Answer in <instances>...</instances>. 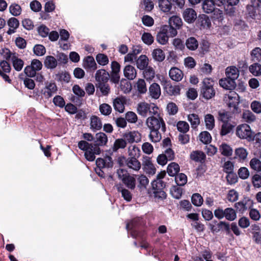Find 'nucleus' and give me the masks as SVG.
<instances>
[{
  "instance_id": "obj_1",
  "label": "nucleus",
  "mask_w": 261,
  "mask_h": 261,
  "mask_svg": "<svg viewBox=\"0 0 261 261\" xmlns=\"http://www.w3.org/2000/svg\"><path fill=\"white\" fill-rule=\"evenodd\" d=\"M146 124L149 129H160L163 132L166 131V125L163 118L161 115L160 109L158 114L151 115L146 120Z\"/></svg>"
},
{
  "instance_id": "obj_2",
  "label": "nucleus",
  "mask_w": 261,
  "mask_h": 261,
  "mask_svg": "<svg viewBox=\"0 0 261 261\" xmlns=\"http://www.w3.org/2000/svg\"><path fill=\"white\" fill-rule=\"evenodd\" d=\"M214 81L211 78H205L202 82L200 95L206 100L212 98L215 95Z\"/></svg>"
},
{
  "instance_id": "obj_3",
  "label": "nucleus",
  "mask_w": 261,
  "mask_h": 261,
  "mask_svg": "<svg viewBox=\"0 0 261 261\" xmlns=\"http://www.w3.org/2000/svg\"><path fill=\"white\" fill-rule=\"evenodd\" d=\"M223 100L231 112L237 113L240 112L238 107L239 96L236 92L230 91L228 94H225Z\"/></svg>"
},
{
  "instance_id": "obj_4",
  "label": "nucleus",
  "mask_w": 261,
  "mask_h": 261,
  "mask_svg": "<svg viewBox=\"0 0 261 261\" xmlns=\"http://www.w3.org/2000/svg\"><path fill=\"white\" fill-rule=\"evenodd\" d=\"M159 108L154 104L146 102H140L137 106V112L139 115L146 117L148 115H156Z\"/></svg>"
},
{
  "instance_id": "obj_5",
  "label": "nucleus",
  "mask_w": 261,
  "mask_h": 261,
  "mask_svg": "<svg viewBox=\"0 0 261 261\" xmlns=\"http://www.w3.org/2000/svg\"><path fill=\"white\" fill-rule=\"evenodd\" d=\"M252 133L250 126L246 124L239 125L236 128L237 136L241 139H246L249 142L251 141Z\"/></svg>"
},
{
  "instance_id": "obj_6",
  "label": "nucleus",
  "mask_w": 261,
  "mask_h": 261,
  "mask_svg": "<svg viewBox=\"0 0 261 261\" xmlns=\"http://www.w3.org/2000/svg\"><path fill=\"white\" fill-rule=\"evenodd\" d=\"M123 169H118L117 174L119 178L121 179L123 182L129 189H134L136 187V179L134 177L128 174L124 175Z\"/></svg>"
},
{
  "instance_id": "obj_7",
  "label": "nucleus",
  "mask_w": 261,
  "mask_h": 261,
  "mask_svg": "<svg viewBox=\"0 0 261 261\" xmlns=\"http://www.w3.org/2000/svg\"><path fill=\"white\" fill-rule=\"evenodd\" d=\"M223 5V0H204L202 3L203 11L207 14L212 13L216 7H221Z\"/></svg>"
},
{
  "instance_id": "obj_8",
  "label": "nucleus",
  "mask_w": 261,
  "mask_h": 261,
  "mask_svg": "<svg viewBox=\"0 0 261 261\" xmlns=\"http://www.w3.org/2000/svg\"><path fill=\"white\" fill-rule=\"evenodd\" d=\"M142 166L143 169L146 174L151 175L155 174L156 168L149 157L145 156L143 158Z\"/></svg>"
},
{
  "instance_id": "obj_9",
  "label": "nucleus",
  "mask_w": 261,
  "mask_h": 261,
  "mask_svg": "<svg viewBox=\"0 0 261 261\" xmlns=\"http://www.w3.org/2000/svg\"><path fill=\"white\" fill-rule=\"evenodd\" d=\"M0 76L7 82L10 83L11 80L9 76L7 74L11 71L10 64L6 61H2L0 62Z\"/></svg>"
},
{
  "instance_id": "obj_10",
  "label": "nucleus",
  "mask_w": 261,
  "mask_h": 261,
  "mask_svg": "<svg viewBox=\"0 0 261 261\" xmlns=\"http://www.w3.org/2000/svg\"><path fill=\"white\" fill-rule=\"evenodd\" d=\"M57 91V87L54 83H46L45 87L42 90V92L45 98L51 97Z\"/></svg>"
},
{
  "instance_id": "obj_11",
  "label": "nucleus",
  "mask_w": 261,
  "mask_h": 261,
  "mask_svg": "<svg viewBox=\"0 0 261 261\" xmlns=\"http://www.w3.org/2000/svg\"><path fill=\"white\" fill-rule=\"evenodd\" d=\"M167 25L163 26L156 35V41L160 44L166 45L168 42L169 37L167 35Z\"/></svg>"
},
{
  "instance_id": "obj_12",
  "label": "nucleus",
  "mask_w": 261,
  "mask_h": 261,
  "mask_svg": "<svg viewBox=\"0 0 261 261\" xmlns=\"http://www.w3.org/2000/svg\"><path fill=\"white\" fill-rule=\"evenodd\" d=\"M140 221V218H136L126 225V229L133 238H137L139 236V233L136 228L138 226Z\"/></svg>"
},
{
  "instance_id": "obj_13",
  "label": "nucleus",
  "mask_w": 261,
  "mask_h": 261,
  "mask_svg": "<svg viewBox=\"0 0 261 261\" xmlns=\"http://www.w3.org/2000/svg\"><path fill=\"white\" fill-rule=\"evenodd\" d=\"M123 137L128 143H132L134 142L138 143L141 140V135L137 131L129 132L127 133H125L123 135Z\"/></svg>"
},
{
  "instance_id": "obj_14",
  "label": "nucleus",
  "mask_w": 261,
  "mask_h": 261,
  "mask_svg": "<svg viewBox=\"0 0 261 261\" xmlns=\"http://www.w3.org/2000/svg\"><path fill=\"white\" fill-rule=\"evenodd\" d=\"M184 20L188 23L193 22L197 18V13L192 8H187L182 12Z\"/></svg>"
},
{
  "instance_id": "obj_15",
  "label": "nucleus",
  "mask_w": 261,
  "mask_h": 261,
  "mask_svg": "<svg viewBox=\"0 0 261 261\" xmlns=\"http://www.w3.org/2000/svg\"><path fill=\"white\" fill-rule=\"evenodd\" d=\"M90 128L94 131L100 130L102 126V121L100 118L95 115H92L90 117Z\"/></svg>"
},
{
  "instance_id": "obj_16",
  "label": "nucleus",
  "mask_w": 261,
  "mask_h": 261,
  "mask_svg": "<svg viewBox=\"0 0 261 261\" xmlns=\"http://www.w3.org/2000/svg\"><path fill=\"white\" fill-rule=\"evenodd\" d=\"M109 77V73L105 69L98 70L95 74V80L97 83H107Z\"/></svg>"
},
{
  "instance_id": "obj_17",
  "label": "nucleus",
  "mask_w": 261,
  "mask_h": 261,
  "mask_svg": "<svg viewBox=\"0 0 261 261\" xmlns=\"http://www.w3.org/2000/svg\"><path fill=\"white\" fill-rule=\"evenodd\" d=\"M83 67L86 70L94 71L97 68V65L94 59L92 56H87L83 61Z\"/></svg>"
},
{
  "instance_id": "obj_18",
  "label": "nucleus",
  "mask_w": 261,
  "mask_h": 261,
  "mask_svg": "<svg viewBox=\"0 0 261 261\" xmlns=\"http://www.w3.org/2000/svg\"><path fill=\"white\" fill-rule=\"evenodd\" d=\"M127 167L135 171H138L141 167L140 162L135 157L128 158L127 162Z\"/></svg>"
},
{
  "instance_id": "obj_19",
  "label": "nucleus",
  "mask_w": 261,
  "mask_h": 261,
  "mask_svg": "<svg viewBox=\"0 0 261 261\" xmlns=\"http://www.w3.org/2000/svg\"><path fill=\"white\" fill-rule=\"evenodd\" d=\"M170 77L176 82L180 81L184 76L182 71L176 67H172L169 71Z\"/></svg>"
},
{
  "instance_id": "obj_20",
  "label": "nucleus",
  "mask_w": 261,
  "mask_h": 261,
  "mask_svg": "<svg viewBox=\"0 0 261 261\" xmlns=\"http://www.w3.org/2000/svg\"><path fill=\"white\" fill-rule=\"evenodd\" d=\"M149 94L152 98L158 99L161 94L160 86L156 83L152 84L149 88Z\"/></svg>"
},
{
  "instance_id": "obj_21",
  "label": "nucleus",
  "mask_w": 261,
  "mask_h": 261,
  "mask_svg": "<svg viewBox=\"0 0 261 261\" xmlns=\"http://www.w3.org/2000/svg\"><path fill=\"white\" fill-rule=\"evenodd\" d=\"M123 73L124 76L127 79L133 80L137 76V70L134 66L128 65L124 67Z\"/></svg>"
},
{
  "instance_id": "obj_22",
  "label": "nucleus",
  "mask_w": 261,
  "mask_h": 261,
  "mask_svg": "<svg viewBox=\"0 0 261 261\" xmlns=\"http://www.w3.org/2000/svg\"><path fill=\"white\" fill-rule=\"evenodd\" d=\"M158 6L162 12L168 13L172 8V4L169 0H158Z\"/></svg>"
},
{
  "instance_id": "obj_23",
  "label": "nucleus",
  "mask_w": 261,
  "mask_h": 261,
  "mask_svg": "<svg viewBox=\"0 0 261 261\" xmlns=\"http://www.w3.org/2000/svg\"><path fill=\"white\" fill-rule=\"evenodd\" d=\"M219 85L221 87L226 90H232L235 88V81L228 77L221 79L219 81Z\"/></svg>"
},
{
  "instance_id": "obj_24",
  "label": "nucleus",
  "mask_w": 261,
  "mask_h": 261,
  "mask_svg": "<svg viewBox=\"0 0 261 261\" xmlns=\"http://www.w3.org/2000/svg\"><path fill=\"white\" fill-rule=\"evenodd\" d=\"M225 73L227 77L234 81L239 75V71L237 67L230 66L226 69Z\"/></svg>"
},
{
  "instance_id": "obj_25",
  "label": "nucleus",
  "mask_w": 261,
  "mask_h": 261,
  "mask_svg": "<svg viewBox=\"0 0 261 261\" xmlns=\"http://www.w3.org/2000/svg\"><path fill=\"white\" fill-rule=\"evenodd\" d=\"M125 99L122 97L115 98L113 101V106L115 110L120 113L123 112L124 110Z\"/></svg>"
},
{
  "instance_id": "obj_26",
  "label": "nucleus",
  "mask_w": 261,
  "mask_h": 261,
  "mask_svg": "<svg viewBox=\"0 0 261 261\" xmlns=\"http://www.w3.org/2000/svg\"><path fill=\"white\" fill-rule=\"evenodd\" d=\"M100 152V150L99 147H93L92 149H89L85 152V156L88 161L92 162L95 159V154H98Z\"/></svg>"
},
{
  "instance_id": "obj_27",
  "label": "nucleus",
  "mask_w": 261,
  "mask_h": 261,
  "mask_svg": "<svg viewBox=\"0 0 261 261\" xmlns=\"http://www.w3.org/2000/svg\"><path fill=\"white\" fill-rule=\"evenodd\" d=\"M166 175L165 171H162L160 173H159L156 176V179L154 180V181L152 183L153 188H155L156 186V188L162 189L165 187V184L161 180L163 179Z\"/></svg>"
},
{
  "instance_id": "obj_28",
  "label": "nucleus",
  "mask_w": 261,
  "mask_h": 261,
  "mask_svg": "<svg viewBox=\"0 0 261 261\" xmlns=\"http://www.w3.org/2000/svg\"><path fill=\"white\" fill-rule=\"evenodd\" d=\"M95 139V145L98 146L105 145L108 142L107 135L102 132L97 133Z\"/></svg>"
},
{
  "instance_id": "obj_29",
  "label": "nucleus",
  "mask_w": 261,
  "mask_h": 261,
  "mask_svg": "<svg viewBox=\"0 0 261 261\" xmlns=\"http://www.w3.org/2000/svg\"><path fill=\"white\" fill-rule=\"evenodd\" d=\"M148 64V59L146 56L141 55L136 61V65L140 70H144L147 68Z\"/></svg>"
},
{
  "instance_id": "obj_30",
  "label": "nucleus",
  "mask_w": 261,
  "mask_h": 261,
  "mask_svg": "<svg viewBox=\"0 0 261 261\" xmlns=\"http://www.w3.org/2000/svg\"><path fill=\"white\" fill-rule=\"evenodd\" d=\"M127 145V142L124 138H118L115 140L112 146V150L116 152L119 149H124Z\"/></svg>"
},
{
  "instance_id": "obj_31",
  "label": "nucleus",
  "mask_w": 261,
  "mask_h": 261,
  "mask_svg": "<svg viewBox=\"0 0 261 261\" xmlns=\"http://www.w3.org/2000/svg\"><path fill=\"white\" fill-rule=\"evenodd\" d=\"M204 122L206 129L211 130L215 125V120L213 115L208 114L204 116Z\"/></svg>"
},
{
  "instance_id": "obj_32",
  "label": "nucleus",
  "mask_w": 261,
  "mask_h": 261,
  "mask_svg": "<svg viewBox=\"0 0 261 261\" xmlns=\"http://www.w3.org/2000/svg\"><path fill=\"white\" fill-rule=\"evenodd\" d=\"M96 87L99 90L102 96H108L110 93V87L107 83H96Z\"/></svg>"
},
{
  "instance_id": "obj_33",
  "label": "nucleus",
  "mask_w": 261,
  "mask_h": 261,
  "mask_svg": "<svg viewBox=\"0 0 261 261\" xmlns=\"http://www.w3.org/2000/svg\"><path fill=\"white\" fill-rule=\"evenodd\" d=\"M179 166L178 164L172 162L167 167V171L170 176H174L179 171Z\"/></svg>"
},
{
  "instance_id": "obj_34",
  "label": "nucleus",
  "mask_w": 261,
  "mask_h": 261,
  "mask_svg": "<svg viewBox=\"0 0 261 261\" xmlns=\"http://www.w3.org/2000/svg\"><path fill=\"white\" fill-rule=\"evenodd\" d=\"M152 56L153 59L158 62L163 61L165 58V55L162 49L156 48L152 52Z\"/></svg>"
},
{
  "instance_id": "obj_35",
  "label": "nucleus",
  "mask_w": 261,
  "mask_h": 261,
  "mask_svg": "<svg viewBox=\"0 0 261 261\" xmlns=\"http://www.w3.org/2000/svg\"><path fill=\"white\" fill-rule=\"evenodd\" d=\"M44 65L48 69L55 68L57 66V61L56 59L53 56H47L44 61Z\"/></svg>"
},
{
  "instance_id": "obj_36",
  "label": "nucleus",
  "mask_w": 261,
  "mask_h": 261,
  "mask_svg": "<svg viewBox=\"0 0 261 261\" xmlns=\"http://www.w3.org/2000/svg\"><path fill=\"white\" fill-rule=\"evenodd\" d=\"M169 23L172 27L179 29L182 25L181 18L178 16H173L169 18Z\"/></svg>"
},
{
  "instance_id": "obj_37",
  "label": "nucleus",
  "mask_w": 261,
  "mask_h": 261,
  "mask_svg": "<svg viewBox=\"0 0 261 261\" xmlns=\"http://www.w3.org/2000/svg\"><path fill=\"white\" fill-rule=\"evenodd\" d=\"M219 150L221 153L224 156H230L232 153L231 147L225 143H223L220 145Z\"/></svg>"
},
{
  "instance_id": "obj_38",
  "label": "nucleus",
  "mask_w": 261,
  "mask_h": 261,
  "mask_svg": "<svg viewBox=\"0 0 261 261\" xmlns=\"http://www.w3.org/2000/svg\"><path fill=\"white\" fill-rule=\"evenodd\" d=\"M187 47L191 50H195L198 47V42L195 38L191 37L187 39L185 43Z\"/></svg>"
},
{
  "instance_id": "obj_39",
  "label": "nucleus",
  "mask_w": 261,
  "mask_h": 261,
  "mask_svg": "<svg viewBox=\"0 0 261 261\" xmlns=\"http://www.w3.org/2000/svg\"><path fill=\"white\" fill-rule=\"evenodd\" d=\"M188 120L190 122L192 127L194 129L196 128L200 123L198 116L195 114H189L188 116Z\"/></svg>"
},
{
  "instance_id": "obj_40",
  "label": "nucleus",
  "mask_w": 261,
  "mask_h": 261,
  "mask_svg": "<svg viewBox=\"0 0 261 261\" xmlns=\"http://www.w3.org/2000/svg\"><path fill=\"white\" fill-rule=\"evenodd\" d=\"M140 94H144L147 92V87L146 83L143 79H140L136 82L135 86Z\"/></svg>"
},
{
  "instance_id": "obj_41",
  "label": "nucleus",
  "mask_w": 261,
  "mask_h": 261,
  "mask_svg": "<svg viewBox=\"0 0 261 261\" xmlns=\"http://www.w3.org/2000/svg\"><path fill=\"white\" fill-rule=\"evenodd\" d=\"M191 159L196 162H202L205 159V154L201 151H193L190 155Z\"/></svg>"
},
{
  "instance_id": "obj_42",
  "label": "nucleus",
  "mask_w": 261,
  "mask_h": 261,
  "mask_svg": "<svg viewBox=\"0 0 261 261\" xmlns=\"http://www.w3.org/2000/svg\"><path fill=\"white\" fill-rule=\"evenodd\" d=\"M224 217L229 221H233L237 218V214L235 211L230 207H228L224 210Z\"/></svg>"
},
{
  "instance_id": "obj_43",
  "label": "nucleus",
  "mask_w": 261,
  "mask_h": 261,
  "mask_svg": "<svg viewBox=\"0 0 261 261\" xmlns=\"http://www.w3.org/2000/svg\"><path fill=\"white\" fill-rule=\"evenodd\" d=\"M12 62L13 66L16 71H20L22 69L24 62L21 59L15 56H13L12 58Z\"/></svg>"
},
{
  "instance_id": "obj_44",
  "label": "nucleus",
  "mask_w": 261,
  "mask_h": 261,
  "mask_svg": "<svg viewBox=\"0 0 261 261\" xmlns=\"http://www.w3.org/2000/svg\"><path fill=\"white\" fill-rule=\"evenodd\" d=\"M199 23L203 29H208L211 25V22L208 17L205 15H202L199 18Z\"/></svg>"
},
{
  "instance_id": "obj_45",
  "label": "nucleus",
  "mask_w": 261,
  "mask_h": 261,
  "mask_svg": "<svg viewBox=\"0 0 261 261\" xmlns=\"http://www.w3.org/2000/svg\"><path fill=\"white\" fill-rule=\"evenodd\" d=\"M159 130V129H150V132L149 137L152 142H158L161 140L162 136Z\"/></svg>"
},
{
  "instance_id": "obj_46",
  "label": "nucleus",
  "mask_w": 261,
  "mask_h": 261,
  "mask_svg": "<svg viewBox=\"0 0 261 261\" xmlns=\"http://www.w3.org/2000/svg\"><path fill=\"white\" fill-rule=\"evenodd\" d=\"M21 8L17 4L14 3L11 4L9 7L10 13L14 16H17L21 13Z\"/></svg>"
},
{
  "instance_id": "obj_47",
  "label": "nucleus",
  "mask_w": 261,
  "mask_h": 261,
  "mask_svg": "<svg viewBox=\"0 0 261 261\" xmlns=\"http://www.w3.org/2000/svg\"><path fill=\"white\" fill-rule=\"evenodd\" d=\"M140 150L136 145H130L128 148V154L130 158L139 157L140 156Z\"/></svg>"
},
{
  "instance_id": "obj_48",
  "label": "nucleus",
  "mask_w": 261,
  "mask_h": 261,
  "mask_svg": "<svg viewBox=\"0 0 261 261\" xmlns=\"http://www.w3.org/2000/svg\"><path fill=\"white\" fill-rule=\"evenodd\" d=\"M176 127L177 130L182 134H185L188 132L190 128L189 124L187 122L184 121H178L177 123Z\"/></svg>"
},
{
  "instance_id": "obj_49",
  "label": "nucleus",
  "mask_w": 261,
  "mask_h": 261,
  "mask_svg": "<svg viewBox=\"0 0 261 261\" xmlns=\"http://www.w3.org/2000/svg\"><path fill=\"white\" fill-rule=\"evenodd\" d=\"M249 69L250 72L254 76L261 75V65L258 63H254L251 65Z\"/></svg>"
},
{
  "instance_id": "obj_50",
  "label": "nucleus",
  "mask_w": 261,
  "mask_h": 261,
  "mask_svg": "<svg viewBox=\"0 0 261 261\" xmlns=\"http://www.w3.org/2000/svg\"><path fill=\"white\" fill-rule=\"evenodd\" d=\"M200 140L204 144L210 143L212 141L211 134L207 131L201 132L199 135Z\"/></svg>"
},
{
  "instance_id": "obj_51",
  "label": "nucleus",
  "mask_w": 261,
  "mask_h": 261,
  "mask_svg": "<svg viewBox=\"0 0 261 261\" xmlns=\"http://www.w3.org/2000/svg\"><path fill=\"white\" fill-rule=\"evenodd\" d=\"M251 59L254 62L261 61V48L255 47L251 53Z\"/></svg>"
},
{
  "instance_id": "obj_52",
  "label": "nucleus",
  "mask_w": 261,
  "mask_h": 261,
  "mask_svg": "<svg viewBox=\"0 0 261 261\" xmlns=\"http://www.w3.org/2000/svg\"><path fill=\"white\" fill-rule=\"evenodd\" d=\"M232 128L233 126L228 122H225V123H223L220 130L221 136H223L227 135L230 133Z\"/></svg>"
},
{
  "instance_id": "obj_53",
  "label": "nucleus",
  "mask_w": 261,
  "mask_h": 261,
  "mask_svg": "<svg viewBox=\"0 0 261 261\" xmlns=\"http://www.w3.org/2000/svg\"><path fill=\"white\" fill-rule=\"evenodd\" d=\"M250 201L247 199H244L242 201H239L235 204V207L237 210L240 212H243L247 210V203Z\"/></svg>"
},
{
  "instance_id": "obj_54",
  "label": "nucleus",
  "mask_w": 261,
  "mask_h": 261,
  "mask_svg": "<svg viewBox=\"0 0 261 261\" xmlns=\"http://www.w3.org/2000/svg\"><path fill=\"white\" fill-rule=\"evenodd\" d=\"M143 74L147 80H151L154 77L155 71L153 68L149 66L144 69Z\"/></svg>"
},
{
  "instance_id": "obj_55",
  "label": "nucleus",
  "mask_w": 261,
  "mask_h": 261,
  "mask_svg": "<svg viewBox=\"0 0 261 261\" xmlns=\"http://www.w3.org/2000/svg\"><path fill=\"white\" fill-rule=\"evenodd\" d=\"M243 119L248 123L254 121L256 119L255 116L250 111H245L243 113Z\"/></svg>"
},
{
  "instance_id": "obj_56",
  "label": "nucleus",
  "mask_w": 261,
  "mask_h": 261,
  "mask_svg": "<svg viewBox=\"0 0 261 261\" xmlns=\"http://www.w3.org/2000/svg\"><path fill=\"white\" fill-rule=\"evenodd\" d=\"M120 87L124 93H129L132 90L131 84L125 80H122L120 82Z\"/></svg>"
},
{
  "instance_id": "obj_57",
  "label": "nucleus",
  "mask_w": 261,
  "mask_h": 261,
  "mask_svg": "<svg viewBox=\"0 0 261 261\" xmlns=\"http://www.w3.org/2000/svg\"><path fill=\"white\" fill-rule=\"evenodd\" d=\"M175 182L179 186H184L187 182V176L184 173H179L175 176Z\"/></svg>"
},
{
  "instance_id": "obj_58",
  "label": "nucleus",
  "mask_w": 261,
  "mask_h": 261,
  "mask_svg": "<svg viewBox=\"0 0 261 261\" xmlns=\"http://www.w3.org/2000/svg\"><path fill=\"white\" fill-rule=\"evenodd\" d=\"M99 111L102 115L108 116L112 112V108L109 105L104 103L99 106Z\"/></svg>"
},
{
  "instance_id": "obj_59",
  "label": "nucleus",
  "mask_w": 261,
  "mask_h": 261,
  "mask_svg": "<svg viewBox=\"0 0 261 261\" xmlns=\"http://www.w3.org/2000/svg\"><path fill=\"white\" fill-rule=\"evenodd\" d=\"M96 60L97 63L102 66H105L109 63L108 57L103 54H98L96 57Z\"/></svg>"
},
{
  "instance_id": "obj_60",
  "label": "nucleus",
  "mask_w": 261,
  "mask_h": 261,
  "mask_svg": "<svg viewBox=\"0 0 261 261\" xmlns=\"http://www.w3.org/2000/svg\"><path fill=\"white\" fill-rule=\"evenodd\" d=\"M192 202L194 205L197 206H201L203 203V198L198 193L194 194L192 196Z\"/></svg>"
},
{
  "instance_id": "obj_61",
  "label": "nucleus",
  "mask_w": 261,
  "mask_h": 261,
  "mask_svg": "<svg viewBox=\"0 0 261 261\" xmlns=\"http://www.w3.org/2000/svg\"><path fill=\"white\" fill-rule=\"evenodd\" d=\"M250 165L252 169L257 171H261V162L257 159L253 158L250 162Z\"/></svg>"
},
{
  "instance_id": "obj_62",
  "label": "nucleus",
  "mask_w": 261,
  "mask_h": 261,
  "mask_svg": "<svg viewBox=\"0 0 261 261\" xmlns=\"http://www.w3.org/2000/svg\"><path fill=\"white\" fill-rule=\"evenodd\" d=\"M141 38L143 42L147 45H151L154 41L153 36L149 33H143Z\"/></svg>"
},
{
  "instance_id": "obj_63",
  "label": "nucleus",
  "mask_w": 261,
  "mask_h": 261,
  "mask_svg": "<svg viewBox=\"0 0 261 261\" xmlns=\"http://www.w3.org/2000/svg\"><path fill=\"white\" fill-rule=\"evenodd\" d=\"M93 145L86 142V141H80L78 143L79 148L85 151L89 149H92L93 148Z\"/></svg>"
},
{
  "instance_id": "obj_64",
  "label": "nucleus",
  "mask_w": 261,
  "mask_h": 261,
  "mask_svg": "<svg viewBox=\"0 0 261 261\" xmlns=\"http://www.w3.org/2000/svg\"><path fill=\"white\" fill-rule=\"evenodd\" d=\"M172 44L175 49L182 50L185 48V44L179 38L174 39L172 41Z\"/></svg>"
}]
</instances>
